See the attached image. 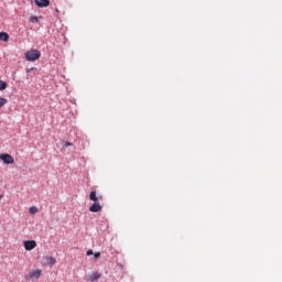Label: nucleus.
Segmentation results:
<instances>
[{
	"mask_svg": "<svg viewBox=\"0 0 282 282\" xmlns=\"http://www.w3.org/2000/svg\"><path fill=\"white\" fill-rule=\"evenodd\" d=\"M90 202H94L93 205L89 207L90 213H100L102 210V195L97 194L96 191L90 192L89 194Z\"/></svg>",
	"mask_w": 282,
	"mask_h": 282,
	"instance_id": "obj_1",
	"label": "nucleus"
},
{
	"mask_svg": "<svg viewBox=\"0 0 282 282\" xmlns=\"http://www.w3.org/2000/svg\"><path fill=\"white\" fill-rule=\"evenodd\" d=\"M43 275V270L41 269H33L24 275L25 281H39Z\"/></svg>",
	"mask_w": 282,
	"mask_h": 282,
	"instance_id": "obj_2",
	"label": "nucleus"
},
{
	"mask_svg": "<svg viewBox=\"0 0 282 282\" xmlns=\"http://www.w3.org/2000/svg\"><path fill=\"white\" fill-rule=\"evenodd\" d=\"M24 56L26 61L34 63V61H39L41 58V51L30 50L24 54Z\"/></svg>",
	"mask_w": 282,
	"mask_h": 282,
	"instance_id": "obj_3",
	"label": "nucleus"
},
{
	"mask_svg": "<svg viewBox=\"0 0 282 282\" xmlns=\"http://www.w3.org/2000/svg\"><path fill=\"white\" fill-rule=\"evenodd\" d=\"M0 160H2L4 164H14V156L8 153L0 154Z\"/></svg>",
	"mask_w": 282,
	"mask_h": 282,
	"instance_id": "obj_4",
	"label": "nucleus"
},
{
	"mask_svg": "<svg viewBox=\"0 0 282 282\" xmlns=\"http://www.w3.org/2000/svg\"><path fill=\"white\" fill-rule=\"evenodd\" d=\"M34 2L37 8H47L50 6V0H35Z\"/></svg>",
	"mask_w": 282,
	"mask_h": 282,
	"instance_id": "obj_5",
	"label": "nucleus"
},
{
	"mask_svg": "<svg viewBox=\"0 0 282 282\" xmlns=\"http://www.w3.org/2000/svg\"><path fill=\"white\" fill-rule=\"evenodd\" d=\"M24 248H36V241L34 240L24 241Z\"/></svg>",
	"mask_w": 282,
	"mask_h": 282,
	"instance_id": "obj_6",
	"label": "nucleus"
},
{
	"mask_svg": "<svg viewBox=\"0 0 282 282\" xmlns=\"http://www.w3.org/2000/svg\"><path fill=\"white\" fill-rule=\"evenodd\" d=\"M100 273H98V272H94V273H91L90 275H89V281H98V279H100Z\"/></svg>",
	"mask_w": 282,
	"mask_h": 282,
	"instance_id": "obj_7",
	"label": "nucleus"
},
{
	"mask_svg": "<svg viewBox=\"0 0 282 282\" xmlns=\"http://www.w3.org/2000/svg\"><path fill=\"white\" fill-rule=\"evenodd\" d=\"M0 41H4V42L10 41V35L6 32H0Z\"/></svg>",
	"mask_w": 282,
	"mask_h": 282,
	"instance_id": "obj_8",
	"label": "nucleus"
},
{
	"mask_svg": "<svg viewBox=\"0 0 282 282\" xmlns=\"http://www.w3.org/2000/svg\"><path fill=\"white\" fill-rule=\"evenodd\" d=\"M91 254H93L94 259H100V252L94 253V250L90 249L87 251V256L91 257Z\"/></svg>",
	"mask_w": 282,
	"mask_h": 282,
	"instance_id": "obj_9",
	"label": "nucleus"
},
{
	"mask_svg": "<svg viewBox=\"0 0 282 282\" xmlns=\"http://www.w3.org/2000/svg\"><path fill=\"white\" fill-rule=\"evenodd\" d=\"M8 89V83L0 79V91H6Z\"/></svg>",
	"mask_w": 282,
	"mask_h": 282,
	"instance_id": "obj_10",
	"label": "nucleus"
},
{
	"mask_svg": "<svg viewBox=\"0 0 282 282\" xmlns=\"http://www.w3.org/2000/svg\"><path fill=\"white\" fill-rule=\"evenodd\" d=\"M29 213L31 215H36V213H39V207H36V206L30 207Z\"/></svg>",
	"mask_w": 282,
	"mask_h": 282,
	"instance_id": "obj_11",
	"label": "nucleus"
},
{
	"mask_svg": "<svg viewBox=\"0 0 282 282\" xmlns=\"http://www.w3.org/2000/svg\"><path fill=\"white\" fill-rule=\"evenodd\" d=\"M6 105H8V99L0 97V109H2V107H6Z\"/></svg>",
	"mask_w": 282,
	"mask_h": 282,
	"instance_id": "obj_12",
	"label": "nucleus"
},
{
	"mask_svg": "<svg viewBox=\"0 0 282 282\" xmlns=\"http://www.w3.org/2000/svg\"><path fill=\"white\" fill-rule=\"evenodd\" d=\"M46 261H47L48 265H54V263H56V259H54L53 257H47Z\"/></svg>",
	"mask_w": 282,
	"mask_h": 282,
	"instance_id": "obj_13",
	"label": "nucleus"
},
{
	"mask_svg": "<svg viewBox=\"0 0 282 282\" xmlns=\"http://www.w3.org/2000/svg\"><path fill=\"white\" fill-rule=\"evenodd\" d=\"M30 22L31 23H39V18L37 17H31Z\"/></svg>",
	"mask_w": 282,
	"mask_h": 282,
	"instance_id": "obj_14",
	"label": "nucleus"
},
{
	"mask_svg": "<svg viewBox=\"0 0 282 282\" xmlns=\"http://www.w3.org/2000/svg\"><path fill=\"white\" fill-rule=\"evenodd\" d=\"M64 147H65V148H67V147H73V143L66 141V142L64 143Z\"/></svg>",
	"mask_w": 282,
	"mask_h": 282,
	"instance_id": "obj_15",
	"label": "nucleus"
},
{
	"mask_svg": "<svg viewBox=\"0 0 282 282\" xmlns=\"http://www.w3.org/2000/svg\"><path fill=\"white\" fill-rule=\"evenodd\" d=\"M0 199H3V194H0Z\"/></svg>",
	"mask_w": 282,
	"mask_h": 282,
	"instance_id": "obj_16",
	"label": "nucleus"
},
{
	"mask_svg": "<svg viewBox=\"0 0 282 282\" xmlns=\"http://www.w3.org/2000/svg\"><path fill=\"white\" fill-rule=\"evenodd\" d=\"M26 250H32V248H26Z\"/></svg>",
	"mask_w": 282,
	"mask_h": 282,
	"instance_id": "obj_17",
	"label": "nucleus"
}]
</instances>
